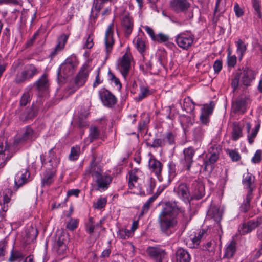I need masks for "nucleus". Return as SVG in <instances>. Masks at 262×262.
Masks as SVG:
<instances>
[{"label": "nucleus", "mask_w": 262, "mask_h": 262, "mask_svg": "<svg viewBox=\"0 0 262 262\" xmlns=\"http://www.w3.org/2000/svg\"><path fill=\"white\" fill-rule=\"evenodd\" d=\"M179 215L183 217V224H187L190 220L175 202L166 203L158 217L160 230L163 233L167 235L169 234V230L174 227L178 224Z\"/></svg>", "instance_id": "1"}, {"label": "nucleus", "mask_w": 262, "mask_h": 262, "mask_svg": "<svg viewBox=\"0 0 262 262\" xmlns=\"http://www.w3.org/2000/svg\"><path fill=\"white\" fill-rule=\"evenodd\" d=\"M91 173L95 179L97 186V190H105L107 189L112 182V177L107 174H103L100 166H93L91 168Z\"/></svg>", "instance_id": "2"}, {"label": "nucleus", "mask_w": 262, "mask_h": 262, "mask_svg": "<svg viewBox=\"0 0 262 262\" xmlns=\"http://www.w3.org/2000/svg\"><path fill=\"white\" fill-rule=\"evenodd\" d=\"M251 100L249 97H238L232 104V110L236 114H244L247 111Z\"/></svg>", "instance_id": "3"}, {"label": "nucleus", "mask_w": 262, "mask_h": 262, "mask_svg": "<svg viewBox=\"0 0 262 262\" xmlns=\"http://www.w3.org/2000/svg\"><path fill=\"white\" fill-rule=\"evenodd\" d=\"M68 236L63 232H59L56 235L54 248L59 255L64 254L67 250Z\"/></svg>", "instance_id": "4"}, {"label": "nucleus", "mask_w": 262, "mask_h": 262, "mask_svg": "<svg viewBox=\"0 0 262 262\" xmlns=\"http://www.w3.org/2000/svg\"><path fill=\"white\" fill-rule=\"evenodd\" d=\"M74 72V65L73 62L65 61L59 68L57 71L58 81L63 82L67 77L73 75Z\"/></svg>", "instance_id": "5"}, {"label": "nucleus", "mask_w": 262, "mask_h": 262, "mask_svg": "<svg viewBox=\"0 0 262 262\" xmlns=\"http://www.w3.org/2000/svg\"><path fill=\"white\" fill-rule=\"evenodd\" d=\"M132 56L126 53L118 61L117 68L124 78H126L131 68Z\"/></svg>", "instance_id": "6"}, {"label": "nucleus", "mask_w": 262, "mask_h": 262, "mask_svg": "<svg viewBox=\"0 0 262 262\" xmlns=\"http://www.w3.org/2000/svg\"><path fill=\"white\" fill-rule=\"evenodd\" d=\"M237 73L241 78V84L245 86H250L256 75V73L249 68H245Z\"/></svg>", "instance_id": "7"}, {"label": "nucleus", "mask_w": 262, "mask_h": 262, "mask_svg": "<svg viewBox=\"0 0 262 262\" xmlns=\"http://www.w3.org/2000/svg\"><path fill=\"white\" fill-rule=\"evenodd\" d=\"M174 192L178 196L185 202L189 203L191 200V193L189 187L185 183H179L174 188Z\"/></svg>", "instance_id": "8"}, {"label": "nucleus", "mask_w": 262, "mask_h": 262, "mask_svg": "<svg viewBox=\"0 0 262 262\" xmlns=\"http://www.w3.org/2000/svg\"><path fill=\"white\" fill-rule=\"evenodd\" d=\"M176 40L179 47L187 50L193 43L194 37L191 34L182 33L176 37Z\"/></svg>", "instance_id": "9"}, {"label": "nucleus", "mask_w": 262, "mask_h": 262, "mask_svg": "<svg viewBox=\"0 0 262 262\" xmlns=\"http://www.w3.org/2000/svg\"><path fill=\"white\" fill-rule=\"evenodd\" d=\"M260 226H262V216L258 217L256 220H251L247 223L243 224L239 228V232L240 234L244 235Z\"/></svg>", "instance_id": "10"}, {"label": "nucleus", "mask_w": 262, "mask_h": 262, "mask_svg": "<svg viewBox=\"0 0 262 262\" xmlns=\"http://www.w3.org/2000/svg\"><path fill=\"white\" fill-rule=\"evenodd\" d=\"M114 27V23L112 22L108 25L105 32L104 41L107 54H109L111 52L114 44L113 38Z\"/></svg>", "instance_id": "11"}, {"label": "nucleus", "mask_w": 262, "mask_h": 262, "mask_svg": "<svg viewBox=\"0 0 262 262\" xmlns=\"http://www.w3.org/2000/svg\"><path fill=\"white\" fill-rule=\"evenodd\" d=\"M170 7L177 13H185L190 7V4L188 0H171Z\"/></svg>", "instance_id": "12"}, {"label": "nucleus", "mask_w": 262, "mask_h": 262, "mask_svg": "<svg viewBox=\"0 0 262 262\" xmlns=\"http://www.w3.org/2000/svg\"><path fill=\"white\" fill-rule=\"evenodd\" d=\"M101 100L104 105L112 107L117 102L116 97L110 91L106 90H102L99 92Z\"/></svg>", "instance_id": "13"}, {"label": "nucleus", "mask_w": 262, "mask_h": 262, "mask_svg": "<svg viewBox=\"0 0 262 262\" xmlns=\"http://www.w3.org/2000/svg\"><path fill=\"white\" fill-rule=\"evenodd\" d=\"M30 173L27 169L18 171L15 177L14 188L17 190L28 182Z\"/></svg>", "instance_id": "14"}, {"label": "nucleus", "mask_w": 262, "mask_h": 262, "mask_svg": "<svg viewBox=\"0 0 262 262\" xmlns=\"http://www.w3.org/2000/svg\"><path fill=\"white\" fill-rule=\"evenodd\" d=\"M12 155L10 150V146L6 142L5 145L3 143H0V166L3 167L6 161L12 157Z\"/></svg>", "instance_id": "15"}, {"label": "nucleus", "mask_w": 262, "mask_h": 262, "mask_svg": "<svg viewBox=\"0 0 262 262\" xmlns=\"http://www.w3.org/2000/svg\"><path fill=\"white\" fill-rule=\"evenodd\" d=\"M191 200L192 199L199 200L205 195V187L203 183L194 181L191 187Z\"/></svg>", "instance_id": "16"}, {"label": "nucleus", "mask_w": 262, "mask_h": 262, "mask_svg": "<svg viewBox=\"0 0 262 262\" xmlns=\"http://www.w3.org/2000/svg\"><path fill=\"white\" fill-rule=\"evenodd\" d=\"M214 106L213 101H211L209 104H206L203 105L201 109V114L200 117V121L202 123L207 124L209 122V116L212 113Z\"/></svg>", "instance_id": "17"}, {"label": "nucleus", "mask_w": 262, "mask_h": 262, "mask_svg": "<svg viewBox=\"0 0 262 262\" xmlns=\"http://www.w3.org/2000/svg\"><path fill=\"white\" fill-rule=\"evenodd\" d=\"M149 256L154 260L160 262L165 255V251L158 247H149L146 250Z\"/></svg>", "instance_id": "18"}, {"label": "nucleus", "mask_w": 262, "mask_h": 262, "mask_svg": "<svg viewBox=\"0 0 262 262\" xmlns=\"http://www.w3.org/2000/svg\"><path fill=\"white\" fill-rule=\"evenodd\" d=\"M34 137V132L33 129L28 126L25 128L21 135L17 136L14 141L15 144H21L26 141L32 139Z\"/></svg>", "instance_id": "19"}, {"label": "nucleus", "mask_w": 262, "mask_h": 262, "mask_svg": "<svg viewBox=\"0 0 262 262\" xmlns=\"http://www.w3.org/2000/svg\"><path fill=\"white\" fill-rule=\"evenodd\" d=\"M122 25L124 28L125 35L128 37L132 33L134 23L133 19L129 13H125L122 17Z\"/></svg>", "instance_id": "20"}, {"label": "nucleus", "mask_w": 262, "mask_h": 262, "mask_svg": "<svg viewBox=\"0 0 262 262\" xmlns=\"http://www.w3.org/2000/svg\"><path fill=\"white\" fill-rule=\"evenodd\" d=\"M183 153L184 155V160L182 161L183 164L186 167V169L187 170H189L191 165L193 162L192 158L194 155L195 151L192 147H189L185 148L183 151Z\"/></svg>", "instance_id": "21"}, {"label": "nucleus", "mask_w": 262, "mask_h": 262, "mask_svg": "<svg viewBox=\"0 0 262 262\" xmlns=\"http://www.w3.org/2000/svg\"><path fill=\"white\" fill-rule=\"evenodd\" d=\"M55 175V170H47L45 171L41 176V186L42 187L50 186L54 181Z\"/></svg>", "instance_id": "22"}, {"label": "nucleus", "mask_w": 262, "mask_h": 262, "mask_svg": "<svg viewBox=\"0 0 262 262\" xmlns=\"http://www.w3.org/2000/svg\"><path fill=\"white\" fill-rule=\"evenodd\" d=\"M255 177L251 173L247 172L243 174L242 183L244 186L248 189V193H252L254 186Z\"/></svg>", "instance_id": "23"}, {"label": "nucleus", "mask_w": 262, "mask_h": 262, "mask_svg": "<svg viewBox=\"0 0 262 262\" xmlns=\"http://www.w3.org/2000/svg\"><path fill=\"white\" fill-rule=\"evenodd\" d=\"M89 72L87 66H84L81 68L75 79V84L77 87L84 85L88 77Z\"/></svg>", "instance_id": "24"}, {"label": "nucleus", "mask_w": 262, "mask_h": 262, "mask_svg": "<svg viewBox=\"0 0 262 262\" xmlns=\"http://www.w3.org/2000/svg\"><path fill=\"white\" fill-rule=\"evenodd\" d=\"M191 256L189 252L183 248L178 249L175 253L174 262H190Z\"/></svg>", "instance_id": "25"}, {"label": "nucleus", "mask_w": 262, "mask_h": 262, "mask_svg": "<svg viewBox=\"0 0 262 262\" xmlns=\"http://www.w3.org/2000/svg\"><path fill=\"white\" fill-rule=\"evenodd\" d=\"M37 115V109L32 105L30 107H28L20 115V119L21 121H26L35 117Z\"/></svg>", "instance_id": "26"}, {"label": "nucleus", "mask_w": 262, "mask_h": 262, "mask_svg": "<svg viewBox=\"0 0 262 262\" xmlns=\"http://www.w3.org/2000/svg\"><path fill=\"white\" fill-rule=\"evenodd\" d=\"M148 166L149 169L155 172L157 176H158L161 173L162 164L159 161L154 158H150L149 160Z\"/></svg>", "instance_id": "27"}, {"label": "nucleus", "mask_w": 262, "mask_h": 262, "mask_svg": "<svg viewBox=\"0 0 262 262\" xmlns=\"http://www.w3.org/2000/svg\"><path fill=\"white\" fill-rule=\"evenodd\" d=\"M221 148L219 147H212V150L210 151V155L208 160L205 162V166L207 167L209 165L214 164L219 159V155Z\"/></svg>", "instance_id": "28"}, {"label": "nucleus", "mask_w": 262, "mask_h": 262, "mask_svg": "<svg viewBox=\"0 0 262 262\" xmlns=\"http://www.w3.org/2000/svg\"><path fill=\"white\" fill-rule=\"evenodd\" d=\"M99 136L100 130L98 128L95 126H91L89 129V135L85 142H88L89 143L92 142L98 139Z\"/></svg>", "instance_id": "29"}, {"label": "nucleus", "mask_w": 262, "mask_h": 262, "mask_svg": "<svg viewBox=\"0 0 262 262\" xmlns=\"http://www.w3.org/2000/svg\"><path fill=\"white\" fill-rule=\"evenodd\" d=\"M112 0H93L92 12H96L94 18H97L98 16L100 10L102 8L103 4L108 2H111Z\"/></svg>", "instance_id": "30"}, {"label": "nucleus", "mask_w": 262, "mask_h": 262, "mask_svg": "<svg viewBox=\"0 0 262 262\" xmlns=\"http://www.w3.org/2000/svg\"><path fill=\"white\" fill-rule=\"evenodd\" d=\"M37 235L38 231L37 229L33 227H30L26 231V242L30 243L33 242L37 237Z\"/></svg>", "instance_id": "31"}, {"label": "nucleus", "mask_w": 262, "mask_h": 262, "mask_svg": "<svg viewBox=\"0 0 262 262\" xmlns=\"http://www.w3.org/2000/svg\"><path fill=\"white\" fill-rule=\"evenodd\" d=\"M35 84L36 85L37 89L39 91L46 89L49 86L47 75L46 74H43V75L36 81Z\"/></svg>", "instance_id": "32"}, {"label": "nucleus", "mask_w": 262, "mask_h": 262, "mask_svg": "<svg viewBox=\"0 0 262 262\" xmlns=\"http://www.w3.org/2000/svg\"><path fill=\"white\" fill-rule=\"evenodd\" d=\"M208 212L215 222L219 223L221 221L222 217V212L217 207L212 206Z\"/></svg>", "instance_id": "33"}, {"label": "nucleus", "mask_w": 262, "mask_h": 262, "mask_svg": "<svg viewBox=\"0 0 262 262\" xmlns=\"http://www.w3.org/2000/svg\"><path fill=\"white\" fill-rule=\"evenodd\" d=\"M32 96V92L31 91V88H27L21 98L20 101V105L25 106L28 102L30 101Z\"/></svg>", "instance_id": "34"}, {"label": "nucleus", "mask_w": 262, "mask_h": 262, "mask_svg": "<svg viewBox=\"0 0 262 262\" xmlns=\"http://www.w3.org/2000/svg\"><path fill=\"white\" fill-rule=\"evenodd\" d=\"M207 236V231L204 229L200 230L192 239V241L194 244L199 245L200 243L205 239Z\"/></svg>", "instance_id": "35"}, {"label": "nucleus", "mask_w": 262, "mask_h": 262, "mask_svg": "<svg viewBox=\"0 0 262 262\" xmlns=\"http://www.w3.org/2000/svg\"><path fill=\"white\" fill-rule=\"evenodd\" d=\"M236 251L235 243L232 241L227 247L224 256L230 258L233 257Z\"/></svg>", "instance_id": "36"}, {"label": "nucleus", "mask_w": 262, "mask_h": 262, "mask_svg": "<svg viewBox=\"0 0 262 262\" xmlns=\"http://www.w3.org/2000/svg\"><path fill=\"white\" fill-rule=\"evenodd\" d=\"M235 44L237 47V53L239 54L240 58H242L247 50V46L241 39H238L235 42Z\"/></svg>", "instance_id": "37"}, {"label": "nucleus", "mask_w": 262, "mask_h": 262, "mask_svg": "<svg viewBox=\"0 0 262 262\" xmlns=\"http://www.w3.org/2000/svg\"><path fill=\"white\" fill-rule=\"evenodd\" d=\"M148 146L152 148L162 147L166 145V141L163 139L157 138L154 140L152 143L147 142Z\"/></svg>", "instance_id": "38"}, {"label": "nucleus", "mask_w": 262, "mask_h": 262, "mask_svg": "<svg viewBox=\"0 0 262 262\" xmlns=\"http://www.w3.org/2000/svg\"><path fill=\"white\" fill-rule=\"evenodd\" d=\"M24 71L28 79L33 77L38 72L36 68L33 64L26 67Z\"/></svg>", "instance_id": "39"}, {"label": "nucleus", "mask_w": 262, "mask_h": 262, "mask_svg": "<svg viewBox=\"0 0 262 262\" xmlns=\"http://www.w3.org/2000/svg\"><path fill=\"white\" fill-rule=\"evenodd\" d=\"M183 107L185 110L188 113H191L194 110L195 107L194 104L189 97L184 99Z\"/></svg>", "instance_id": "40"}, {"label": "nucleus", "mask_w": 262, "mask_h": 262, "mask_svg": "<svg viewBox=\"0 0 262 262\" xmlns=\"http://www.w3.org/2000/svg\"><path fill=\"white\" fill-rule=\"evenodd\" d=\"M24 257L23 253L17 250H12L11 251L10 257L8 261L9 262H14L16 260H20Z\"/></svg>", "instance_id": "41"}, {"label": "nucleus", "mask_w": 262, "mask_h": 262, "mask_svg": "<svg viewBox=\"0 0 262 262\" xmlns=\"http://www.w3.org/2000/svg\"><path fill=\"white\" fill-rule=\"evenodd\" d=\"M10 201V198L7 193L4 194L2 199H0V205L2 206L1 209L3 212H6L8 210Z\"/></svg>", "instance_id": "42"}, {"label": "nucleus", "mask_w": 262, "mask_h": 262, "mask_svg": "<svg viewBox=\"0 0 262 262\" xmlns=\"http://www.w3.org/2000/svg\"><path fill=\"white\" fill-rule=\"evenodd\" d=\"M80 152V148L78 146L73 147L71 149V153L69 155V159L71 161H74L78 159Z\"/></svg>", "instance_id": "43"}, {"label": "nucleus", "mask_w": 262, "mask_h": 262, "mask_svg": "<svg viewBox=\"0 0 262 262\" xmlns=\"http://www.w3.org/2000/svg\"><path fill=\"white\" fill-rule=\"evenodd\" d=\"M260 125V124L258 123L255 126L254 128L253 129H252L251 132H250L248 134V136H247L248 140L249 143L250 144H252L253 142H254V140L255 138L256 137L259 130Z\"/></svg>", "instance_id": "44"}, {"label": "nucleus", "mask_w": 262, "mask_h": 262, "mask_svg": "<svg viewBox=\"0 0 262 262\" xmlns=\"http://www.w3.org/2000/svg\"><path fill=\"white\" fill-rule=\"evenodd\" d=\"M252 193H247L246 195V201L244 202L243 204L241 206V210L246 212L248 211L250 208V202L252 199Z\"/></svg>", "instance_id": "45"}, {"label": "nucleus", "mask_w": 262, "mask_h": 262, "mask_svg": "<svg viewBox=\"0 0 262 262\" xmlns=\"http://www.w3.org/2000/svg\"><path fill=\"white\" fill-rule=\"evenodd\" d=\"M242 136V130L238 125H234L232 132V139L234 141L237 140Z\"/></svg>", "instance_id": "46"}, {"label": "nucleus", "mask_w": 262, "mask_h": 262, "mask_svg": "<svg viewBox=\"0 0 262 262\" xmlns=\"http://www.w3.org/2000/svg\"><path fill=\"white\" fill-rule=\"evenodd\" d=\"M155 200V198L154 196H151L145 203L142 207L140 216H142L144 214L147 212L150 207L151 204L153 203Z\"/></svg>", "instance_id": "47"}, {"label": "nucleus", "mask_w": 262, "mask_h": 262, "mask_svg": "<svg viewBox=\"0 0 262 262\" xmlns=\"http://www.w3.org/2000/svg\"><path fill=\"white\" fill-rule=\"evenodd\" d=\"M117 234L118 236L121 239L128 238L133 235L132 232L126 229H120Z\"/></svg>", "instance_id": "48"}, {"label": "nucleus", "mask_w": 262, "mask_h": 262, "mask_svg": "<svg viewBox=\"0 0 262 262\" xmlns=\"http://www.w3.org/2000/svg\"><path fill=\"white\" fill-rule=\"evenodd\" d=\"M27 79H28V78H27L25 72L23 70V71L17 74L15 79V81L17 83H20L25 81Z\"/></svg>", "instance_id": "49"}, {"label": "nucleus", "mask_w": 262, "mask_h": 262, "mask_svg": "<svg viewBox=\"0 0 262 262\" xmlns=\"http://www.w3.org/2000/svg\"><path fill=\"white\" fill-rule=\"evenodd\" d=\"M49 153L50 157H51L49 160V162L51 163V165L53 167H57L59 163V160L57 158H55L53 149H50Z\"/></svg>", "instance_id": "50"}, {"label": "nucleus", "mask_w": 262, "mask_h": 262, "mask_svg": "<svg viewBox=\"0 0 262 262\" xmlns=\"http://www.w3.org/2000/svg\"><path fill=\"white\" fill-rule=\"evenodd\" d=\"M239 82H241V78L239 77V75H238L237 72L234 78L232 80L231 82V86L233 89L234 91H235L238 88Z\"/></svg>", "instance_id": "51"}, {"label": "nucleus", "mask_w": 262, "mask_h": 262, "mask_svg": "<svg viewBox=\"0 0 262 262\" xmlns=\"http://www.w3.org/2000/svg\"><path fill=\"white\" fill-rule=\"evenodd\" d=\"M136 46L138 50L142 53L145 50V45L144 41L140 38H137L136 40Z\"/></svg>", "instance_id": "52"}, {"label": "nucleus", "mask_w": 262, "mask_h": 262, "mask_svg": "<svg viewBox=\"0 0 262 262\" xmlns=\"http://www.w3.org/2000/svg\"><path fill=\"white\" fill-rule=\"evenodd\" d=\"M107 202L105 198L99 199L96 203L94 204V207L96 209H101L105 207Z\"/></svg>", "instance_id": "53"}, {"label": "nucleus", "mask_w": 262, "mask_h": 262, "mask_svg": "<svg viewBox=\"0 0 262 262\" xmlns=\"http://www.w3.org/2000/svg\"><path fill=\"white\" fill-rule=\"evenodd\" d=\"M163 140H165L166 141V144H173L174 143V136L171 132L167 133L163 138Z\"/></svg>", "instance_id": "54"}, {"label": "nucleus", "mask_w": 262, "mask_h": 262, "mask_svg": "<svg viewBox=\"0 0 262 262\" xmlns=\"http://www.w3.org/2000/svg\"><path fill=\"white\" fill-rule=\"evenodd\" d=\"M168 168L169 176L172 178H174L177 174L176 164L173 162H171L168 164Z\"/></svg>", "instance_id": "55"}, {"label": "nucleus", "mask_w": 262, "mask_h": 262, "mask_svg": "<svg viewBox=\"0 0 262 262\" xmlns=\"http://www.w3.org/2000/svg\"><path fill=\"white\" fill-rule=\"evenodd\" d=\"M261 150H257L251 159L252 162L255 164L259 163L261 160Z\"/></svg>", "instance_id": "56"}, {"label": "nucleus", "mask_w": 262, "mask_h": 262, "mask_svg": "<svg viewBox=\"0 0 262 262\" xmlns=\"http://www.w3.org/2000/svg\"><path fill=\"white\" fill-rule=\"evenodd\" d=\"M93 34H89L86 38V40L84 44V48L87 49H91L94 46L93 42Z\"/></svg>", "instance_id": "57"}, {"label": "nucleus", "mask_w": 262, "mask_h": 262, "mask_svg": "<svg viewBox=\"0 0 262 262\" xmlns=\"http://www.w3.org/2000/svg\"><path fill=\"white\" fill-rule=\"evenodd\" d=\"M6 244L3 242H0V260L4 259V256L6 253Z\"/></svg>", "instance_id": "58"}, {"label": "nucleus", "mask_w": 262, "mask_h": 262, "mask_svg": "<svg viewBox=\"0 0 262 262\" xmlns=\"http://www.w3.org/2000/svg\"><path fill=\"white\" fill-rule=\"evenodd\" d=\"M227 62L229 66L233 67L236 63V57L235 55H231V51L228 52V56L227 59Z\"/></svg>", "instance_id": "59"}, {"label": "nucleus", "mask_w": 262, "mask_h": 262, "mask_svg": "<svg viewBox=\"0 0 262 262\" xmlns=\"http://www.w3.org/2000/svg\"><path fill=\"white\" fill-rule=\"evenodd\" d=\"M228 155L233 161H238L241 158L239 153L235 150H231L228 151Z\"/></svg>", "instance_id": "60"}, {"label": "nucleus", "mask_w": 262, "mask_h": 262, "mask_svg": "<svg viewBox=\"0 0 262 262\" xmlns=\"http://www.w3.org/2000/svg\"><path fill=\"white\" fill-rule=\"evenodd\" d=\"M149 93V90L145 87H141L140 90V93L138 96V100L140 101L143 98L146 97Z\"/></svg>", "instance_id": "61"}, {"label": "nucleus", "mask_w": 262, "mask_h": 262, "mask_svg": "<svg viewBox=\"0 0 262 262\" xmlns=\"http://www.w3.org/2000/svg\"><path fill=\"white\" fill-rule=\"evenodd\" d=\"M77 227V221L76 220L71 219L67 224V228L70 230H73Z\"/></svg>", "instance_id": "62"}, {"label": "nucleus", "mask_w": 262, "mask_h": 262, "mask_svg": "<svg viewBox=\"0 0 262 262\" xmlns=\"http://www.w3.org/2000/svg\"><path fill=\"white\" fill-rule=\"evenodd\" d=\"M169 39L168 36L163 33H159L157 36L156 37V40L160 42L167 41Z\"/></svg>", "instance_id": "63"}, {"label": "nucleus", "mask_w": 262, "mask_h": 262, "mask_svg": "<svg viewBox=\"0 0 262 262\" xmlns=\"http://www.w3.org/2000/svg\"><path fill=\"white\" fill-rule=\"evenodd\" d=\"M234 12L237 17H239L244 14V12L237 3H236L234 7Z\"/></svg>", "instance_id": "64"}]
</instances>
